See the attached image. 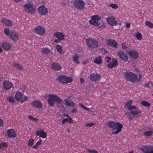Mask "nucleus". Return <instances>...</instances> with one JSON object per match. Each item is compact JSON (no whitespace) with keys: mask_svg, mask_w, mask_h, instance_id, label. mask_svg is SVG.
I'll list each match as a JSON object with an SVG mask.
<instances>
[{"mask_svg":"<svg viewBox=\"0 0 153 153\" xmlns=\"http://www.w3.org/2000/svg\"><path fill=\"white\" fill-rule=\"evenodd\" d=\"M109 127L112 129L113 132L112 134H117L122 131L123 127V125L117 121H110L107 124Z\"/></svg>","mask_w":153,"mask_h":153,"instance_id":"f257e3e1","label":"nucleus"},{"mask_svg":"<svg viewBox=\"0 0 153 153\" xmlns=\"http://www.w3.org/2000/svg\"><path fill=\"white\" fill-rule=\"evenodd\" d=\"M124 74L125 79L128 81L135 82L136 81H139L142 78V75L140 74H139V77L137 78L136 74L130 71L125 72L124 73Z\"/></svg>","mask_w":153,"mask_h":153,"instance_id":"f03ea898","label":"nucleus"},{"mask_svg":"<svg viewBox=\"0 0 153 153\" xmlns=\"http://www.w3.org/2000/svg\"><path fill=\"white\" fill-rule=\"evenodd\" d=\"M48 101L49 105L51 107L54 105V102L58 103H60L62 101V99L57 95L49 94L48 96Z\"/></svg>","mask_w":153,"mask_h":153,"instance_id":"7ed1b4c3","label":"nucleus"},{"mask_svg":"<svg viewBox=\"0 0 153 153\" xmlns=\"http://www.w3.org/2000/svg\"><path fill=\"white\" fill-rule=\"evenodd\" d=\"M86 43L88 48L91 49L96 48L99 45V41L94 38H91L86 39Z\"/></svg>","mask_w":153,"mask_h":153,"instance_id":"20e7f679","label":"nucleus"},{"mask_svg":"<svg viewBox=\"0 0 153 153\" xmlns=\"http://www.w3.org/2000/svg\"><path fill=\"white\" fill-rule=\"evenodd\" d=\"M23 7L27 13L33 15L35 13L36 9L32 2H29L25 4Z\"/></svg>","mask_w":153,"mask_h":153,"instance_id":"39448f33","label":"nucleus"},{"mask_svg":"<svg viewBox=\"0 0 153 153\" xmlns=\"http://www.w3.org/2000/svg\"><path fill=\"white\" fill-rule=\"evenodd\" d=\"M56 79L63 84L70 83L73 81V79L71 77H67L64 75H62L58 76Z\"/></svg>","mask_w":153,"mask_h":153,"instance_id":"423d86ee","label":"nucleus"},{"mask_svg":"<svg viewBox=\"0 0 153 153\" xmlns=\"http://www.w3.org/2000/svg\"><path fill=\"white\" fill-rule=\"evenodd\" d=\"M16 100L20 101L21 103H23L25 101L27 100L28 98L25 96H23L22 94L19 91L16 92L15 95Z\"/></svg>","mask_w":153,"mask_h":153,"instance_id":"0eeeda50","label":"nucleus"},{"mask_svg":"<svg viewBox=\"0 0 153 153\" xmlns=\"http://www.w3.org/2000/svg\"><path fill=\"white\" fill-rule=\"evenodd\" d=\"M134 108L132 109H131V110H128V111H130L129 112H128V115L129 116L128 117V119H131V115H132L134 117H135L138 114L141 112V111L138 108H137L136 106L134 105Z\"/></svg>","mask_w":153,"mask_h":153,"instance_id":"6e6552de","label":"nucleus"},{"mask_svg":"<svg viewBox=\"0 0 153 153\" xmlns=\"http://www.w3.org/2000/svg\"><path fill=\"white\" fill-rule=\"evenodd\" d=\"M85 3L83 0H75L74 1V5L77 9L82 10L85 8Z\"/></svg>","mask_w":153,"mask_h":153,"instance_id":"1a4fd4ad","label":"nucleus"},{"mask_svg":"<svg viewBox=\"0 0 153 153\" xmlns=\"http://www.w3.org/2000/svg\"><path fill=\"white\" fill-rule=\"evenodd\" d=\"M106 20L107 23L112 26H116L117 25H120L117 20L113 16H108Z\"/></svg>","mask_w":153,"mask_h":153,"instance_id":"9d476101","label":"nucleus"},{"mask_svg":"<svg viewBox=\"0 0 153 153\" xmlns=\"http://www.w3.org/2000/svg\"><path fill=\"white\" fill-rule=\"evenodd\" d=\"M130 56L134 59H137L139 56V53L135 49H130L129 50H126Z\"/></svg>","mask_w":153,"mask_h":153,"instance_id":"9b49d317","label":"nucleus"},{"mask_svg":"<svg viewBox=\"0 0 153 153\" xmlns=\"http://www.w3.org/2000/svg\"><path fill=\"white\" fill-rule=\"evenodd\" d=\"M140 150L143 153H153V146L151 145L143 146Z\"/></svg>","mask_w":153,"mask_h":153,"instance_id":"f8f14e48","label":"nucleus"},{"mask_svg":"<svg viewBox=\"0 0 153 153\" xmlns=\"http://www.w3.org/2000/svg\"><path fill=\"white\" fill-rule=\"evenodd\" d=\"M34 31L38 35L41 36L44 35L45 33V30L44 27L38 25L35 27Z\"/></svg>","mask_w":153,"mask_h":153,"instance_id":"ddd939ff","label":"nucleus"},{"mask_svg":"<svg viewBox=\"0 0 153 153\" xmlns=\"http://www.w3.org/2000/svg\"><path fill=\"white\" fill-rule=\"evenodd\" d=\"M117 55L121 59L124 61L125 62H127L128 57L124 51H119L118 52Z\"/></svg>","mask_w":153,"mask_h":153,"instance_id":"4468645a","label":"nucleus"},{"mask_svg":"<svg viewBox=\"0 0 153 153\" xmlns=\"http://www.w3.org/2000/svg\"><path fill=\"white\" fill-rule=\"evenodd\" d=\"M10 38L16 42L18 41L19 39L18 33L16 32L14 30H11L10 31L9 35Z\"/></svg>","mask_w":153,"mask_h":153,"instance_id":"2eb2a0df","label":"nucleus"},{"mask_svg":"<svg viewBox=\"0 0 153 153\" xmlns=\"http://www.w3.org/2000/svg\"><path fill=\"white\" fill-rule=\"evenodd\" d=\"M6 135L8 138H15L16 136V131L13 129H9L7 130Z\"/></svg>","mask_w":153,"mask_h":153,"instance_id":"dca6fc26","label":"nucleus"},{"mask_svg":"<svg viewBox=\"0 0 153 153\" xmlns=\"http://www.w3.org/2000/svg\"><path fill=\"white\" fill-rule=\"evenodd\" d=\"M100 19V18L97 15H94L91 17V19L89 21L91 24H93L95 26H97L98 25L99 21Z\"/></svg>","mask_w":153,"mask_h":153,"instance_id":"f3484780","label":"nucleus"},{"mask_svg":"<svg viewBox=\"0 0 153 153\" xmlns=\"http://www.w3.org/2000/svg\"><path fill=\"white\" fill-rule=\"evenodd\" d=\"M38 13L41 15H46L48 13V9L44 5L39 6L38 8Z\"/></svg>","mask_w":153,"mask_h":153,"instance_id":"a211bd4d","label":"nucleus"},{"mask_svg":"<svg viewBox=\"0 0 153 153\" xmlns=\"http://www.w3.org/2000/svg\"><path fill=\"white\" fill-rule=\"evenodd\" d=\"M13 87V84L8 80H5L3 82V87L7 90H9Z\"/></svg>","mask_w":153,"mask_h":153,"instance_id":"6ab92c4d","label":"nucleus"},{"mask_svg":"<svg viewBox=\"0 0 153 153\" xmlns=\"http://www.w3.org/2000/svg\"><path fill=\"white\" fill-rule=\"evenodd\" d=\"M35 134L36 136H39L40 137L42 138H45L47 136L46 132H45L42 129H39L37 130Z\"/></svg>","mask_w":153,"mask_h":153,"instance_id":"aec40b11","label":"nucleus"},{"mask_svg":"<svg viewBox=\"0 0 153 153\" xmlns=\"http://www.w3.org/2000/svg\"><path fill=\"white\" fill-rule=\"evenodd\" d=\"M100 77V75L96 73H91L90 75L91 80L93 81H97Z\"/></svg>","mask_w":153,"mask_h":153,"instance_id":"412c9836","label":"nucleus"},{"mask_svg":"<svg viewBox=\"0 0 153 153\" xmlns=\"http://www.w3.org/2000/svg\"><path fill=\"white\" fill-rule=\"evenodd\" d=\"M41 52L42 55L45 56L50 55L51 53V50L46 47L42 48Z\"/></svg>","mask_w":153,"mask_h":153,"instance_id":"4be33fe9","label":"nucleus"},{"mask_svg":"<svg viewBox=\"0 0 153 153\" xmlns=\"http://www.w3.org/2000/svg\"><path fill=\"white\" fill-rule=\"evenodd\" d=\"M118 62L117 60L115 58H112V61L107 65V67L110 68L113 67H116L118 65Z\"/></svg>","mask_w":153,"mask_h":153,"instance_id":"5701e85b","label":"nucleus"},{"mask_svg":"<svg viewBox=\"0 0 153 153\" xmlns=\"http://www.w3.org/2000/svg\"><path fill=\"white\" fill-rule=\"evenodd\" d=\"M54 36L60 41H62L64 39L65 35L62 33L56 31L54 33Z\"/></svg>","mask_w":153,"mask_h":153,"instance_id":"b1692460","label":"nucleus"},{"mask_svg":"<svg viewBox=\"0 0 153 153\" xmlns=\"http://www.w3.org/2000/svg\"><path fill=\"white\" fill-rule=\"evenodd\" d=\"M106 43L108 46L113 47L115 48H117L118 46L117 42L114 40L108 39Z\"/></svg>","mask_w":153,"mask_h":153,"instance_id":"393cba45","label":"nucleus"},{"mask_svg":"<svg viewBox=\"0 0 153 153\" xmlns=\"http://www.w3.org/2000/svg\"><path fill=\"white\" fill-rule=\"evenodd\" d=\"M51 68L55 71H59L61 68V65L59 63L57 62H53L51 65Z\"/></svg>","mask_w":153,"mask_h":153,"instance_id":"a878e982","label":"nucleus"},{"mask_svg":"<svg viewBox=\"0 0 153 153\" xmlns=\"http://www.w3.org/2000/svg\"><path fill=\"white\" fill-rule=\"evenodd\" d=\"M1 46L4 49L8 51L10 49L11 45L10 43L7 42H4L2 43Z\"/></svg>","mask_w":153,"mask_h":153,"instance_id":"bb28decb","label":"nucleus"},{"mask_svg":"<svg viewBox=\"0 0 153 153\" xmlns=\"http://www.w3.org/2000/svg\"><path fill=\"white\" fill-rule=\"evenodd\" d=\"M1 21L2 23L4 24L6 26H11L12 25V22L10 20L7 19L3 18L1 19Z\"/></svg>","mask_w":153,"mask_h":153,"instance_id":"cd10ccee","label":"nucleus"},{"mask_svg":"<svg viewBox=\"0 0 153 153\" xmlns=\"http://www.w3.org/2000/svg\"><path fill=\"white\" fill-rule=\"evenodd\" d=\"M132 103V101L131 100H129L127 102L125 105V107L126 108V110H131L134 108V105H131Z\"/></svg>","mask_w":153,"mask_h":153,"instance_id":"c85d7f7f","label":"nucleus"},{"mask_svg":"<svg viewBox=\"0 0 153 153\" xmlns=\"http://www.w3.org/2000/svg\"><path fill=\"white\" fill-rule=\"evenodd\" d=\"M31 104L34 107L38 108H41L42 106V104L41 102L38 100L33 101L31 103Z\"/></svg>","mask_w":153,"mask_h":153,"instance_id":"c756f323","label":"nucleus"},{"mask_svg":"<svg viewBox=\"0 0 153 153\" xmlns=\"http://www.w3.org/2000/svg\"><path fill=\"white\" fill-rule=\"evenodd\" d=\"M65 104L67 106H71L74 107L75 105L74 103L72 100L68 99H66L65 100Z\"/></svg>","mask_w":153,"mask_h":153,"instance_id":"7c9ffc66","label":"nucleus"},{"mask_svg":"<svg viewBox=\"0 0 153 153\" xmlns=\"http://www.w3.org/2000/svg\"><path fill=\"white\" fill-rule=\"evenodd\" d=\"M102 62V58L101 56H99L98 57H96L94 60V62L97 65L100 64Z\"/></svg>","mask_w":153,"mask_h":153,"instance_id":"2f4dec72","label":"nucleus"},{"mask_svg":"<svg viewBox=\"0 0 153 153\" xmlns=\"http://www.w3.org/2000/svg\"><path fill=\"white\" fill-rule=\"evenodd\" d=\"M152 133L153 131H148L143 132L142 133V135L145 137L148 138L149 137H150L152 135Z\"/></svg>","mask_w":153,"mask_h":153,"instance_id":"473e14b6","label":"nucleus"},{"mask_svg":"<svg viewBox=\"0 0 153 153\" xmlns=\"http://www.w3.org/2000/svg\"><path fill=\"white\" fill-rule=\"evenodd\" d=\"M73 122V120L71 118H65L62 121V123L64 124L65 123H71Z\"/></svg>","mask_w":153,"mask_h":153,"instance_id":"72a5a7b5","label":"nucleus"},{"mask_svg":"<svg viewBox=\"0 0 153 153\" xmlns=\"http://www.w3.org/2000/svg\"><path fill=\"white\" fill-rule=\"evenodd\" d=\"M56 47L57 51L61 54H64L65 53L64 51L62 50V46L59 45H57Z\"/></svg>","mask_w":153,"mask_h":153,"instance_id":"f704fd0d","label":"nucleus"},{"mask_svg":"<svg viewBox=\"0 0 153 153\" xmlns=\"http://www.w3.org/2000/svg\"><path fill=\"white\" fill-rule=\"evenodd\" d=\"M79 57V56L76 54H75L74 55V56L73 57V61L77 64H79V62L78 60Z\"/></svg>","mask_w":153,"mask_h":153,"instance_id":"c9c22d12","label":"nucleus"},{"mask_svg":"<svg viewBox=\"0 0 153 153\" xmlns=\"http://www.w3.org/2000/svg\"><path fill=\"white\" fill-rule=\"evenodd\" d=\"M13 66L16 68L20 70H22L23 69V67L22 66V65L18 63H14L13 65Z\"/></svg>","mask_w":153,"mask_h":153,"instance_id":"e433bc0d","label":"nucleus"},{"mask_svg":"<svg viewBox=\"0 0 153 153\" xmlns=\"http://www.w3.org/2000/svg\"><path fill=\"white\" fill-rule=\"evenodd\" d=\"M40 140H38L36 143V144L33 146V149H37L38 146L42 144V139H39Z\"/></svg>","mask_w":153,"mask_h":153,"instance_id":"4c0bfd02","label":"nucleus"},{"mask_svg":"<svg viewBox=\"0 0 153 153\" xmlns=\"http://www.w3.org/2000/svg\"><path fill=\"white\" fill-rule=\"evenodd\" d=\"M97 26L101 28H104L105 27V25L102 21H100L98 22V25Z\"/></svg>","mask_w":153,"mask_h":153,"instance_id":"58836bf2","label":"nucleus"},{"mask_svg":"<svg viewBox=\"0 0 153 153\" xmlns=\"http://www.w3.org/2000/svg\"><path fill=\"white\" fill-rule=\"evenodd\" d=\"M135 36L137 39L139 40H140L142 39V35L139 32H137L135 35Z\"/></svg>","mask_w":153,"mask_h":153,"instance_id":"ea45409f","label":"nucleus"},{"mask_svg":"<svg viewBox=\"0 0 153 153\" xmlns=\"http://www.w3.org/2000/svg\"><path fill=\"white\" fill-rule=\"evenodd\" d=\"M141 104L144 106L147 107H149L150 105V104L147 101H143L141 102Z\"/></svg>","mask_w":153,"mask_h":153,"instance_id":"a19ab883","label":"nucleus"},{"mask_svg":"<svg viewBox=\"0 0 153 153\" xmlns=\"http://www.w3.org/2000/svg\"><path fill=\"white\" fill-rule=\"evenodd\" d=\"M7 100L10 103H14L15 101L14 97L12 96L8 97Z\"/></svg>","mask_w":153,"mask_h":153,"instance_id":"79ce46f5","label":"nucleus"},{"mask_svg":"<svg viewBox=\"0 0 153 153\" xmlns=\"http://www.w3.org/2000/svg\"><path fill=\"white\" fill-rule=\"evenodd\" d=\"M34 142V140L32 138H31L29 139L28 140V145L29 146H31L33 144Z\"/></svg>","mask_w":153,"mask_h":153,"instance_id":"37998d69","label":"nucleus"},{"mask_svg":"<svg viewBox=\"0 0 153 153\" xmlns=\"http://www.w3.org/2000/svg\"><path fill=\"white\" fill-rule=\"evenodd\" d=\"M145 24L148 27L150 28L153 27V24L148 21H146L145 22Z\"/></svg>","mask_w":153,"mask_h":153,"instance_id":"c03bdc74","label":"nucleus"},{"mask_svg":"<svg viewBox=\"0 0 153 153\" xmlns=\"http://www.w3.org/2000/svg\"><path fill=\"white\" fill-rule=\"evenodd\" d=\"M109 6L112 8L117 9L118 8V6L116 4H111L109 5Z\"/></svg>","mask_w":153,"mask_h":153,"instance_id":"a18cd8bd","label":"nucleus"},{"mask_svg":"<svg viewBox=\"0 0 153 153\" xmlns=\"http://www.w3.org/2000/svg\"><path fill=\"white\" fill-rule=\"evenodd\" d=\"M79 105L83 109L86 110L88 111H89V108H87V107L84 106L82 103H79Z\"/></svg>","mask_w":153,"mask_h":153,"instance_id":"49530a36","label":"nucleus"},{"mask_svg":"<svg viewBox=\"0 0 153 153\" xmlns=\"http://www.w3.org/2000/svg\"><path fill=\"white\" fill-rule=\"evenodd\" d=\"M10 29L8 28H5L4 30V32L6 35H9L10 34Z\"/></svg>","mask_w":153,"mask_h":153,"instance_id":"de8ad7c7","label":"nucleus"},{"mask_svg":"<svg viewBox=\"0 0 153 153\" xmlns=\"http://www.w3.org/2000/svg\"><path fill=\"white\" fill-rule=\"evenodd\" d=\"M87 150L89 153H98L97 151L94 150H91L88 149Z\"/></svg>","mask_w":153,"mask_h":153,"instance_id":"09e8293b","label":"nucleus"},{"mask_svg":"<svg viewBox=\"0 0 153 153\" xmlns=\"http://www.w3.org/2000/svg\"><path fill=\"white\" fill-rule=\"evenodd\" d=\"M1 145L2 147H6L8 145V144L6 142H2L1 143Z\"/></svg>","mask_w":153,"mask_h":153,"instance_id":"8fccbe9b","label":"nucleus"},{"mask_svg":"<svg viewBox=\"0 0 153 153\" xmlns=\"http://www.w3.org/2000/svg\"><path fill=\"white\" fill-rule=\"evenodd\" d=\"M77 111V109L74 108L72 109V110L71 111V114H73L76 113Z\"/></svg>","mask_w":153,"mask_h":153,"instance_id":"3c124183","label":"nucleus"},{"mask_svg":"<svg viewBox=\"0 0 153 153\" xmlns=\"http://www.w3.org/2000/svg\"><path fill=\"white\" fill-rule=\"evenodd\" d=\"M111 60V58L109 56H107L105 57V60L107 62H108Z\"/></svg>","mask_w":153,"mask_h":153,"instance_id":"603ef678","label":"nucleus"},{"mask_svg":"<svg viewBox=\"0 0 153 153\" xmlns=\"http://www.w3.org/2000/svg\"><path fill=\"white\" fill-rule=\"evenodd\" d=\"M94 124V123H87L86 124V126L91 127L93 126Z\"/></svg>","mask_w":153,"mask_h":153,"instance_id":"864d4df0","label":"nucleus"},{"mask_svg":"<svg viewBox=\"0 0 153 153\" xmlns=\"http://www.w3.org/2000/svg\"><path fill=\"white\" fill-rule=\"evenodd\" d=\"M100 51L103 53H105L106 52V51L104 48H102L100 49Z\"/></svg>","mask_w":153,"mask_h":153,"instance_id":"5fc2aeb1","label":"nucleus"},{"mask_svg":"<svg viewBox=\"0 0 153 153\" xmlns=\"http://www.w3.org/2000/svg\"><path fill=\"white\" fill-rule=\"evenodd\" d=\"M122 48L123 49H125V50L127 48V47L125 45V44L124 43H123L122 44Z\"/></svg>","mask_w":153,"mask_h":153,"instance_id":"6e6d98bb","label":"nucleus"},{"mask_svg":"<svg viewBox=\"0 0 153 153\" xmlns=\"http://www.w3.org/2000/svg\"><path fill=\"white\" fill-rule=\"evenodd\" d=\"M3 120L1 119H0V127L3 126Z\"/></svg>","mask_w":153,"mask_h":153,"instance_id":"4d7b16f0","label":"nucleus"},{"mask_svg":"<svg viewBox=\"0 0 153 153\" xmlns=\"http://www.w3.org/2000/svg\"><path fill=\"white\" fill-rule=\"evenodd\" d=\"M28 118L30 119V120H33V119L34 118L33 117H32L31 115H29V116H28Z\"/></svg>","mask_w":153,"mask_h":153,"instance_id":"13d9d810","label":"nucleus"},{"mask_svg":"<svg viewBox=\"0 0 153 153\" xmlns=\"http://www.w3.org/2000/svg\"><path fill=\"white\" fill-rule=\"evenodd\" d=\"M126 25L127 27L129 28L130 26V24L128 22H126Z\"/></svg>","mask_w":153,"mask_h":153,"instance_id":"bf43d9fd","label":"nucleus"},{"mask_svg":"<svg viewBox=\"0 0 153 153\" xmlns=\"http://www.w3.org/2000/svg\"><path fill=\"white\" fill-rule=\"evenodd\" d=\"M61 41H60L58 39H56L54 41V42L55 43H58L59 42Z\"/></svg>","mask_w":153,"mask_h":153,"instance_id":"052dcab7","label":"nucleus"},{"mask_svg":"<svg viewBox=\"0 0 153 153\" xmlns=\"http://www.w3.org/2000/svg\"><path fill=\"white\" fill-rule=\"evenodd\" d=\"M64 115L67 117V118H71L68 114H65Z\"/></svg>","mask_w":153,"mask_h":153,"instance_id":"680f3d73","label":"nucleus"},{"mask_svg":"<svg viewBox=\"0 0 153 153\" xmlns=\"http://www.w3.org/2000/svg\"><path fill=\"white\" fill-rule=\"evenodd\" d=\"M149 82H148V83L144 85V86L146 87H148L149 86Z\"/></svg>","mask_w":153,"mask_h":153,"instance_id":"e2e57ef3","label":"nucleus"},{"mask_svg":"<svg viewBox=\"0 0 153 153\" xmlns=\"http://www.w3.org/2000/svg\"><path fill=\"white\" fill-rule=\"evenodd\" d=\"M33 120L35 122H37L38 121V120L36 118H34Z\"/></svg>","mask_w":153,"mask_h":153,"instance_id":"0e129e2a","label":"nucleus"},{"mask_svg":"<svg viewBox=\"0 0 153 153\" xmlns=\"http://www.w3.org/2000/svg\"><path fill=\"white\" fill-rule=\"evenodd\" d=\"M83 79L82 78H81L80 79V81L81 83H82L83 82Z\"/></svg>","mask_w":153,"mask_h":153,"instance_id":"69168bd1","label":"nucleus"},{"mask_svg":"<svg viewBox=\"0 0 153 153\" xmlns=\"http://www.w3.org/2000/svg\"><path fill=\"white\" fill-rule=\"evenodd\" d=\"M14 1H16V2H19L21 1V0H13Z\"/></svg>","mask_w":153,"mask_h":153,"instance_id":"338daca9","label":"nucleus"},{"mask_svg":"<svg viewBox=\"0 0 153 153\" xmlns=\"http://www.w3.org/2000/svg\"><path fill=\"white\" fill-rule=\"evenodd\" d=\"M3 51V50L2 48L0 47V53L2 52Z\"/></svg>","mask_w":153,"mask_h":153,"instance_id":"774afa93","label":"nucleus"}]
</instances>
